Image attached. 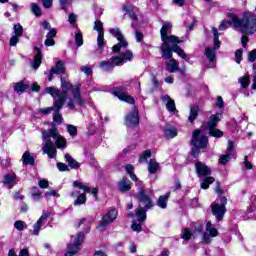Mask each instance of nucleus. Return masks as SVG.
I'll use <instances>...</instances> for the list:
<instances>
[{
	"label": "nucleus",
	"instance_id": "f8f14e48",
	"mask_svg": "<svg viewBox=\"0 0 256 256\" xmlns=\"http://www.w3.org/2000/svg\"><path fill=\"white\" fill-rule=\"evenodd\" d=\"M94 31L98 32L97 45L99 49L97 50V53H102L103 46L105 45V32H103V22H101V20L95 21Z\"/></svg>",
	"mask_w": 256,
	"mask_h": 256
},
{
	"label": "nucleus",
	"instance_id": "39448f33",
	"mask_svg": "<svg viewBox=\"0 0 256 256\" xmlns=\"http://www.w3.org/2000/svg\"><path fill=\"white\" fill-rule=\"evenodd\" d=\"M46 93L53 97L54 106L38 109V113H42V115H49L51 111H61V109H63V103H65V99H67V90L60 92L56 87H47Z\"/></svg>",
	"mask_w": 256,
	"mask_h": 256
},
{
	"label": "nucleus",
	"instance_id": "58836bf2",
	"mask_svg": "<svg viewBox=\"0 0 256 256\" xmlns=\"http://www.w3.org/2000/svg\"><path fill=\"white\" fill-rule=\"evenodd\" d=\"M209 135L211 137H216L217 139H220V137H223V131L217 128H210Z\"/></svg>",
	"mask_w": 256,
	"mask_h": 256
},
{
	"label": "nucleus",
	"instance_id": "e2e57ef3",
	"mask_svg": "<svg viewBox=\"0 0 256 256\" xmlns=\"http://www.w3.org/2000/svg\"><path fill=\"white\" fill-rule=\"evenodd\" d=\"M68 21L70 25H75V22L77 21V15L70 13L68 16Z\"/></svg>",
	"mask_w": 256,
	"mask_h": 256
},
{
	"label": "nucleus",
	"instance_id": "9b49d317",
	"mask_svg": "<svg viewBox=\"0 0 256 256\" xmlns=\"http://www.w3.org/2000/svg\"><path fill=\"white\" fill-rule=\"evenodd\" d=\"M84 239H85V234L83 232L78 233L76 235L74 243L68 245V251L65 253L64 256L77 255V253H79V246H81Z\"/></svg>",
	"mask_w": 256,
	"mask_h": 256
},
{
	"label": "nucleus",
	"instance_id": "4d7b16f0",
	"mask_svg": "<svg viewBox=\"0 0 256 256\" xmlns=\"http://www.w3.org/2000/svg\"><path fill=\"white\" fill-rule=\"evenodd\" d=\"M38 185H39L40 189H47L49 187V181H47L45 179H41V180H39Z\"/></svg>",
	"mask_w": 256,
	"mask_h": 256
},
{
	"label": "nucleus",
	"instance_id": "5fc2aeb1",
	"mask_svg": "<svg viewBox=\"0 0 256 256\" xmlns=\"http://www.w3.org/2000/svg\"><path fill=\"white\" fill-rule=\"evenodd\" d=\"M193 234L191 233V230L189 229V228H185L184 229V231H183V233H182V238L183 239H185V240H189V239H191V236H192Z\"/></svg>",
	"mask_w": 256,
	"mask_h": 256
},
{
	"label": "nucleus",
	"instance_id": "c9c22d12",
	"mask_svg": "<svg viewBox=\"0 0 256 256\" xmlns=\"http://www.w3.org/2000/svg\"><path fill=\"white\" fill-rule=\"evenodd\" d=\"M100 68L102 69V71H106V72L113 71V69H114L111 61L110 62L101 61Z\"/></svg>",
	"mask_w": 256,
	"mask_h": 256
},
{
	"label": "nucleus",
	"instance_id": "423d86ee",
	"mask_svg": "<svg viewBox=\"0 0 256 256\" xmlns=\"http://www.w3.org/2000/svg\"><path fill=\"white\" fill-rule=\"evenodd\" d=\"M138 203L140 208L136 210V217L139 222L145 221V219H147V212L145 209H151V207H153V200L143 188H139L138 190Z\"/></svg>",
	"mask_w": 256,
	"mask_h": 256
},
{
	"label": "nucleus",
	"instance_id": "7ed1b4c3",
	"mask_svg": "<svg viewBox=\"0 0 256 256\" xmlns=\"http://www.w3.org/2000/svg\"><path fill=\"white\" fill-rule=\"evenodd\" d=\"M171 27H173L171 23L165 22L160 30L161 40L163 41L160 51L164 59H171V43H181V40L176 36L167 35L168 33H171Z\"/></svg>",
	"mask_w": 256,
	"mask_h": 256
},
{
	"label": "nucleus",
	"instance_id": "2eb2a0df",
	"mask_svg": "<svg viewBox=\"0 0 256 256\" xmlns=\"http://www.w3.org/2000/svg\"><path fill=\"white\" fill-rule=\"evenodd\" d=\"M195 168H196V173L198 177H207L212 173L211 168H209V166H207L203 162H197L195 164Z\"/></svg>",
	"mask_w": 256,
	"mask_h": 256
},
{
	"label": "nucleus",
	"instance_id": "680f3d73",
	"mask_svg": "<svg viewBox=\"0 0 256 256\" xmlns=\"http://www.w3.org/2000/svg\"><path fill=\"white\" fill-rule=\"evenodd\" d=\"M57 169L59 171H69V166H67L65 163H57Z\"/></svg>",
	"mask_w": 256,
	"mask_h": 256
},
{
	"label": "nucleus",
	"instance_id": "864d4df0",
	"mask_svg": "<svg viewBox=\"0 0 256 256\" xmlns=\"http://www.w3.org/2000/svg\"><path fill=\"white\" fill-rule=\"evenodd\" d=\"M231 161V154H226L220 156V164L225 165L226 163H229Z\"/></svg>",
	"mask_w": 256,
	"mask_h": 256
},
{
	"label": "nucleus",
	"instance_id": "774afa93",
	"mask_svg": "<svg viewBox=\"0 0 256 256\" xmlns=\"http://www.w3.org/2000/svg\"><path fill=\"white\" fill-rule=\"evenodd\" d=\"M32 197L37 201V199L41 198V191H39L37 188H34V192L32 193Z\"/></svg>",
	"mask_w": 256,
	"mask_h": 256
},
{
	"label": "nucleus",
	"instance_id": "0e129e2a",
	"mask_svg": "<svg viewBox=\"0 0 256 256\" xmlns=\"http://www.w3.org/2000/svg\"><path fill=\"white\" fill-rule=\"evenodd\" d=\"M72 0H60V5L64 11H67V5H71Z\"/></svg>",
	"mask_w": 256,
	"mask_h": 256
},
{
	"label": "nucleus",
	"instance_id": "6e6552de",
	"mask_svg": "<svg viewBox=\"0 0 256 256\" xmlns=\"http://www.w3.org/2000/svg\"><path fill=\"white\" fill-rule=\"evenodd\" d=\"M119 215V212H117L116 209L108 210L105 214L102 215V218L100 220L99 225L97 226V229L99 231H105L111 223H115V220L117 219V216Z\"/></svg>",
	"mask_w": 256,
	"mask_h": 256
},
{
	"label": "nucleus",
	"instance_id": "c03bdc74",
	"mask_svg": "<svg viewBox=\"0 0 256 256\" xmlns=\"http://www.w3.org/2000/svg\"><path fill=\"white\" fill-rule=\"evenodd\" d=\"M239 83L241 85V87H243L244 89L249 87V83H251V80L249 79V76H243L239 78Z\"/></svg>",
	"mask_w": 256,
	"mask_h": 256
},
{
	"label": "nucleus",
	"instance_id": "a878e982",
	"mask_svg": "<svg viewBox=\"0 0 256 256\" xmlns=\"http://www.w3.org/2000/svg\"><path fill=\"white\" fill-rule=\"evenodd\" d=\"M164 135L167 139H173L177 137V129L173 126H166L164 129Z\"/></svg>",
	"mask_w": 256,
	"mask_h": 256
},
{
	"label": "nucleus",
	"instance_id": "f704fd0d",
	"mask_svg": "<svg viewBox=\"0 0 256 256\" xmlns=\"http://www.w3.org/2000/svg\"><path fill=\"white\" fill-rule=\"evenodd\" d=\"M212 33L214 36V49L217 50L221 47V42L219 41V31L217 30V28L213 27Z\"/></svg>",
	"mask_w": 256,
	"mask_h": 256
},
{
	"label": "nucleus",
	"instance_id": "b1692460",
	"mask_svg": "<svg viewBox=\"0 0 256 256\" xmlns=\"http://www.w3.org/2000/svg\"><path fill=\"white\" fill-rule=\"evenodd\" d=\"M223 116L221 114H215L210 116V120L207 123V127L208 129H214L215 127H217V123H219L221 121V118Z\"/></svg>",
	"mask_w": 256,
	"mask_h": 256
},
{
	"label": "nucleus",
	"instance_id": "49530a36",
	"mask_svg": "<svg viewBox=\"0 0 256 256\" xmlns=\"http://www.w3.org/2000/svg\"><path fill=\"white\" fill-rule=\"evenodd\" d=\"M14 227L17 231H23L24 229H27V224H25L24 221L18 220L14 223Z\"/></svg>",
	"mask_w": 256,
	"mask_h": 256
},
{
	"label": "nucleus",
	"instance_id": "6ab92c4d",
	"mask_svg": "<svg viewBox=\"0 0 256 256\" xmlns=\"http://www.w3.org/2000/svg\"><path fill=\"white\" fill-rule=\"evenodd\" d=\"M49 219V214H43L38 221L34 224L33 227V235H39V231H41V226L45 225V221Z\"/></svg>",
	"mask_w": 256,
	"mask_h": 256
},
{
	"label": "nucleus",
	"instance_id": "2f4dec72",
	"mask_svg": "<svg viewBox=\"0 0 256 256\" xmlns=\"http://www.w3.org/2000/svg\"><path fill=\"white\" fill-rule=\"evenodd\" d=\"M119 189L120 191H130L131 190V182H129V180H127V178H123L120 182H119Z\"/></svg>",
	"mask_w": 256,
	"mask_h": 256
},
{
	"label": "nucleus",
	"instance_id": "dca6fc26",
	"mask_svg": "<svg viewBox=\"0 0 256 256\" xmlns=\"http://www.w3.org/2000/svg\"><path fill=\"white\" fill-rule=\"evenodd\" d=\"M112 93L113 95H115V97H118L120 101H125V103H130V105H133V103H135V99L133 97L125 93H122L121 89L119 88L114 89Z\"/></svg>",
	"mask_w": 256,
	"mask_h": 256
},
{
	"label": "nucleus",
	"instance_id": "20e7f679",
	"mask_svg": "<svg viewBox=\"0 0 256 256\" xmlns=\"http://www.w3.org/2000/svg\"><path fill=\"white\" fill-rule=\"evenodd\" d=\"M61 86L63 89L71 91V96L67 102L68 109H75V104L79 107H85V100L81 96V87L79 85H72L71 82L67 81V78L61 76Z\"/></svg>",
	"mask_w": 256,
	"mask_h": 256
},
{
	"label": "nucleus",
	"instance_id": "338daca9",
	"mask_svg": "<svg viewBox=\"0 0 256 256\" xmlns=\"http://www.w3.org/2000/svg\"><path fill=\"white\" fill-rule=\"evenodd\" d=\"M19 37L20 36H12L10 38V46L11 47H15V45H17V43H19Z\"/></svg>",
	"mask_w": 256,
	"mask_h": 256
},
{
	"label": "nucleus",
	"instance_id": "72a5a7b5",
	"mask_svg": "<svg viewBox=\"0 0 256 256\" xmlns=\"http://www.w3.org/2000/svg\"><path fill=\"white\" fill-rule=\"evenodd\" d=\"M212 183H215L214 177H205L200 184L201 189L207 190L209 189V185H212Z\"/></svg>",
	"mask_w": 256,
	"mask_h": 256
},
{
	"label": "nucleus",
	"instance_id": "4be33fe9",
	"mask_svg": "<svg viewBox=\"0 0 256 256\" xmlns=\"http://www.w3.org/2000/svg\"><path fill=\"white\" fill-rule=\"evenodd\" d=\"M65 71H67V69L65 68V63L59 60L58 62H56L55 67L51 68V75H62L63 73H65Z\"/></svg>",
	"mask_w": 256,
	"mask_h": 256
},
{
	"label": "nucleus",
	"instance_id": "a211bd4d",
	"mask_svg": "<svg viewBox=\"0 0 256 256\" xmlns=\"http://www.w3.org/2000/svg\"><path fill=\"white\" fill-rule=\"evenodd\" d=\"M3 183L4 185H7L8 189H11L13 185H17V174L14 172L5 174Z\"/></svg>",
	"mask_w": 256,
	"mask_h": 256
},
{
	"label": "nucleus",
	"instance_id": "4468645a",
	"mask_svg": "<svg viewBox=\"0 0 256 256\" xmlns=\"http://www.w3.org/2000/svg\"><path fill=\"white\" fill-rule=\"evenodd\" d=\"M125 123L127 127H136L139 125V110L134 107L131 112L126 115Z\"/></svg>",
	"mask_w": 256,
	"mask_h": 256
},
{
	"label": "nucleus",
	"instance_id": "e433bc0d",
	"mask_svg": "<svg viewBox=\"0 0 256 256\" xmlns=\"http://www.w3.org/2000/svg\"><path fill=\"white\" fill-rule=\"evenodd\" d=\"M85 203H87V195H85V193H82V194L77 196V199L74 202V205L75 206L85 205Z\"/></svg>",
	"mask_w": 256,
	"mask_h": 256
},
{
	"label": "nucleus",
	"instance_id": "473e14b6",
	"mask_svg": "<svg viewBox=\"0 0 256 256\" xmlns=\"http://www.w3.org/2000/svg\"><path fill=\"white\" fill-rule=\"evenodd\" d=\"M27 89H29V85L23 83V81L18 82L14 85V91H16V93H25Z\"/></svg>",
	"mask_w": 256,
	"mask_h": 256
},
{
	"label": "nucleus",
	"instance_id": "412c9836",
	"mask_svg": "<svg viewBox=\"0 0 256 256\" xmlns=\"http://www.w3.org/2000/svg\"><path fill=\"white\" fill-rule=\"evenodd\" d=\"M162 102L164 105H166L167 110L171 113H175V111H177V108L175 107V100L171 99L169 95H164L162 97Z\"/></svg>",
	"mask_w": 256,
	"mask_h": 256
},
{
	"label": "nucleus",
	"instance_id": "a19ab883",
	"mask_svg": "<svg viewBox=\"0 0 256 256\" xmlns=\"http://www.w3.org/2000/svg\"><path fill=\"white\" fill-rule=\"evenodd\" d=\"M110 62L112 63L113 67H119V65H125V63L123 62V58L122 57H112L110 59Z\"/></svg>",
	"mask_w": 256,
	"mask_h": 256
},
{
	"label": "nucleus",
	"instance_id": "6e6d98bb",
	"mask_svg": "<svg viewBox=\"0 0 256 256\" xmlns=\"http://www.w3.org/2000/svg\"><path fill=\"white\" fill-rule=\"evenodd\" d=\"M255 59H256V49L248 53V61H250V63H255Z\"/></svg>",
	"mask_w": 256,
	"mask_h": 256
},
{
	"label": "nucleus",
	"instance_id": "f257e3e1",
	"mask_svg": "<svg viewBox=\"0 0 256 256\" xmlns=\"http://www.w3.org/2000/svg\"><path fill=\"white\" fill-rule=\"evenodd\" d=\"M229 20H223L219 25L220 31H225L233 25L234 29H240L244 35H253L256 29V15L253 12H244L242 18H239L235 13L229 12L227 14Z\"/></svg>",
	"mask_w": 256,
	"mask_h": 256
},
{
	"label": "nucleus",
	"instance_id": "ea45409f",
	"mask_svg": "<svg viewBox=\"0 0 256 256\" xmlns=\"http://www.w3.org/2000/svg\"><path fill=\"white\" fill-rule=\"evenodd\" d=\"M150 158H151V151L146 150L142 153V155H140L139 163L141 164L147 163V159H150Z\"/></svg>",
	"mask_w": 256,
	"mask_h": 256
},
{
	"label": "nucleus",
	"instance_id": "ddd939ff",
	"mask_svg": "<svg viewBox=\"0 0 256 256\" xmlns=\"http://www.w3.org/2000/svg\"><path fill=\"white\" fill-rule=\"evenodd\" d=\"M217 235H219V231L213 227L211 221H208L206 224V231L203 234V243H211V239H213V237H217Z\"/></svg>",
	"mask_w": 256,
	"mask_h": 256
},
{
	"label": "nucleus",
	"instance_id": "0eeeda50",
	"mask_svg": "<svg viewBox=\"0 0 256 256\" xmlns=\"http://www.w3.org/2000/svg\"><path fill=\"white\" fill-rule=\"evenodd\" d=\"M207 143H209L207 136H205L201 130H195L192 134L191 140V144L193 145V157H199V149H205V147H207Z\"/></svg>",
	"mask_w": 256,
	"mask_h": 256
},
{
	"label": "nucleus",
	"instance_id": "7c9ffc66",
	"mask_svg": "<svg viewBox=\"0 0 256 256\" xmlns=\"http://www.w3.org/2000/svg\"><path fill=\"white\" fill-rule=\"evenodd\" d=\"M22 163L23 165H33V163H35V158L31 156L29 151H26L22 156Z\"/></svg>",
	"mask_w": 256,
	"mask_h": 256
},
{
	"label": "nucleus",
	"instance_id": "9d476101",
	"mask_svg": "<svg viewBox=\"0 0 256 256\" xmlns=\"http://www.w3.org/2000/svg\"><path fill=\"white\" fill-rule=\"evenodd\" d=\"M227 205V198L222 197L221 198V203L219 202H214L212 204V214L218 221H221L223 217H225V213L227 212V208L225 207Z\"/></svg>",
	"mask_w": 256,
	"mask_h": 256
},
{
	"label": "nucleus",
	"instance_id": "f03ea898",
	"mask_svg": "<svg viewBox=\"0 0 256 256\" xmlns=\"http://www.w3.org/2000/svg\"><path fill=\"white\" fill-rule=\"evenodd\" d=\"M50 137L55 140V144L50 140ZM42 139H46L42 151L48 155L49 159H55V157H57V149H65L67 147V140L59 134V130H57L56 127H53L48 131L43 130ZM55 145L57 148H55Z\"/></svg>",
	"mask_w": 256,
	"mask_h": 256
},
{
	"label": "nucleus",
	"instance_id": "c85d7f7f",
	"mask_svg": "<svg viewBox=\"0 0 256 256\" xmlns=\"http://www.w3.org/2000/svg\"><path fill=\"white\" fill-rule=\"evenodd\" d=\"M205 55H206L207 59H209V61H210L209 67L213 68V63L215 61V50L208 47L205 49Z\"/></svg>",
	"mask_w": 256,
	"mask_h": 256
},
{
	"label": "nucleus",
	"instance_id": "4c0bfd02",
	"mask_svg": "<svg viewBox=\"0 0 256 256\" xmlns=\"http://www.w3.org/2000/svg\"><path fill=\"white\" fill-rule=\"evenodd\" d=\"M122 60L123 63H127V61H133V52L131 50H126L124 53H122Z\"/></svg>",
	"mask_w": 256,
	"mask_h": 256
},
{
	"label": "nucleus",
	"instance_id": "8fccbe9b",
	"mask_svg": "<svg viewBox=\"0 0 256 256\" xmlns=\"http://www.w3.org/2000/svg\"><path fill=\"white\" fill-rule=\"evenodd\" d=\"M14 33H15V36L21 37L23 35V26H21V24H15Z\"/></svg>",
	"mask_w": 256,
	"mask_h": 256
},
{
	"label": "nucleus",
	"instance_id": "c756f323",
	"mask_svg": "<svg viewBox=\"0 0 256 256\" xmlns=\"http://www.w3.org/2000/svg\"><path fill=\"white\" fill-rule=\"evenodd\" d=\"M198 116H199V106H191L188 121L190 123H193Z\"/></svg>",
	"mask_w": 256,
	"mask_h": 256
},
{
	"label": "nucleus",
	"instance_id": "3c124183",
	"mask_svg": "<svg viewBox=\"0 0 256 256\" xmlns=\"http://www.w3.org/2000/svg\"><path fill=\"white\" fill-rule=\"evenodd\" d=\"M75 41L78 47H81V45H83V34H81V32L76 33Z\"/></svg>",
	"mask_w": 256,
	"mask_h": 256
},
{
	"label": "nucleus",
	"instance_id": "bf43d9fd",
	"mask_svg": "<svg viewBox=\"0 0 256 256\" xmlns=\"http://www.w3.org/2000/svg\"><path fill=\"white\" fill-rule=\"evenodd\" d=\"M42 5L45 9H51L53 7V0H42Z\"/></svg>",
	"mask_w": 256,
	"mask_h": 256
},
{
	"label": "nucleus",
	"instance_id": "aec40b11",
	"mask_svg": "<svg viewBox=\"0 0 256 256\" xmlns=\"http://www.w3.org/2000/svg\"><path fill=\"white\" fill-rule=\"evenodd\" d=\"M166 59H169V61L166 63V71L169 73H175L179 71V62L177 60H175L173 57Z\"/></svg>",
	"mask_w": 256,
	"mask_h": 256
},
{
	"label": "nucleus",
	"instance_id": "09e8293b",
	"mask_svg": "<svg viewBox=\"0 0 256 256\" xmlns=\"http://www.w3.org/2000/svg\"><path fill=\"white\" fill-rule=\"evenodd\" d=\"M67 131L71 137L77 136V127H75L74 125L68 124Z\"/></svg>",
	"mask_w": 256,
	"mask_h": 256
},
{
	"label": "nucleus",
	"instance_id": "79ce46f5",
	"mask_svg": "<svg viewBox=\"0 0 256 256\" xmlns=\"http://www.w3.org/2000/svg\"><path fill=\"white\" fill-rule=\"evenodd\" d=\"M82 191H84V193H91L92 195H94L95 198H97V193L99 191V188L97 187L92 188L84 185V188H82Z\"/></svg>",
	"mask_w": 256,
	"mask_h": 256
},
{
	"label": "nucleus",
	"instance_id": "603ef678",
	"mask_svg": "<svg viewBox=\"0 0 256 256\" xmlns=\"http://www.w3.org/2000/svg\"><path fill=\"white\" fill-rule=\"evenodd\" d=\"M235 57H236V63L239 65L243 59V50L242 49L236 50Z\"/></svg>",
	"mask_w": 256,
	"mask_h": 256
},
{
	"label": "nucleus",
	"instance_id": "de8ad7c7",
	"mask_svg": "<svg viewBox=\"0 0 256 256\" xmlns=\"http://www.w3.org/2000/svg\"><path fill=\"white\" fill-rule=\"evenodd\" d=\"M55 113L53 115V121L55 123H58V125H61V123H63V116H61V114L59 113V111L54 110Z\"/></svg>",
	"mask_w": 256,
	"mask_h": 256
},
{
	"label": "nucleus",
	"instance_id": "f3484780",
	"mask_svg": "<svg viewBox=\"0 0 256 256\" xmlns=\"http://www.w3.org/2000/svg\"><path fill=\"white\" fill-rule=\"evenodd\" d=\"M171 49V57H173V52L177 53L178 57H181L185 61H189V58H187V54H185V51L179 47V43H171L170 44Z\"/></svg>",
	"mask_w": 256,
	"mask_h": 256
},
{
	"label": "nucleus",
	"instance_id": "bb28decb",
	"mask_svg": "<svg viewBox=\"0 0 256 256\" xmlns=\"http://www.w3.org/2000/svg\"><path fill=\"white\" fill-rule=\"evenodd\" d=\"M64 159H65V161H67L70 169H79V167H80L79 162H77V160L73 159V157L70 156V154H66L64 156Z\"/></svg>",
	"mask_w": 256,
	"mask_h": 256
},
{
	"label": "nucleus",
	"instance_id": "37998d69",
	"mask_svg": "<svg viewBox=\"0 0 256 256\" xmlns=\"http://www.w3.org/2000/svg\"><path fill=\"white\" fill-rule=\"evenodd\" d=\"M123 10L129 14V16L131 17V19H133V21H137V14H135V11L133 10V8H131V6H124Z\"/></svg>",
	"mask_w": 256,
	"mask_h": 256
},
{
	"label": "nucleus",
	"instance_id": "a18cd8bd",
	"mask_svg": "<svg viewBox=\"0 0 256 256\" xmlns=\"http://www.w3.org/2000/svg\"><path fill=\"white\" fill-rule=\"evenodd\" d=\"M31 11L36 17H40L41 15V8L39 7V4L37 3H32L31 4Z\"/></svg>",
	"mask_w": 256,
	"mask_h": 256
},
{
	"label": "nucleus",
	"instance_id": "69168bd1",
	"mask_svg": "<svg viewBox=\"0 0 256 256\" xmlns=\"http://www.w3.org/2000/svg\"><path fill=\"white\" fill-rule=\"evenodd\" d=\"M57 35V30L55 28H51L49 32L47 33L46 37L50 39H55V36Z\"/></svg>",
	"mask_w": 256,
	"mask_h": 256
},
{
	"label": "nucleus",
	"instance_id": "1a4fd4ad",
	"mask_svg": "<svg viewBox=\"0 0 256 256\" xmlns=\"http://www.w3.org/2000/svg\"><path fill=\"white\" fill-rule=\"evenodd\" d=\"M109 33L113 35V37L117 38L119 41L118 44L114 45L112 48L113 53H119L121 49H127L129 47V42L125 39V36L121 33V29L119 28H111Z\"/></svg>",
	"mask_w": 256,
	"mask_h": 256
},
{
	"label": "nucleus",
	"instance_id": "5701e85b",
	"mask_svg": "<svg viewBox=\"0 0 256 256\" xmlns=\"http://www.w3.org/2000/svg\"><path fill=\"white\" fill-rule=\"evenodd\" d=\"M34 50L37 54L34 56V61L32 62V68L39 69L42 61H43V54H41V50L38 47H35Z\"/></svg>",
	"mask_w": 256,
	"mask_h": 256
},
{
	"label": "nucleus",
	"instance_id": "393cba45",
	"mask_svg": "<svg viewBox=\"0 0 256 256\" xmlns=\"http://www.w3.org/2000/svg\"><path fill=\"white\" fill-rule=\"evenodd\" d=\"M148 171L152 175L157 173V171H161V166L159 165V162H157L155 159H151L148 163Z\"/></svg>",
	"mask_w": 256,
	"mask_h": 256
},
{
	"label": "nucleus",
	"instance_id": "13d9d810",
	"mask_svg": "<svg viewBox=\"0 0 256 256\" xmlns=\"http://www.w3.org/2000/svg\"><path fill=\"white\" fill-rule=\"evenodd\" d=\"M46 199H49L50 197H61L59 194H57V191L55 190H50L45 193Z\"/></svg>",
	"mask_w": 256,
	"mask_h": 256
},
{
	"label": "nucleus",
	"instance_id": "cd10ccee",
	"mask_svg": "<svg viewBox=\"0 0 256 256\" xmlns=\"http://www.w3.org/2000/svg\"><path fill=\"white\" fill-rule=\"evenodd\" d=\"M170 196V192L166 193L163 196H160L158 199V207H160L161 209H167V201H169Z\"/></svg>",
	"mask_w": 256,
	"mask_h": 256
},
{
	"label": "nucleus",
	"instance_id": "052dcab7",
	"mask_svg": "<svg viewBox=\"0 0 256 256\" xmlns=\"http://www.w3.org/2000/svg\"><path fill=\"white\" fill-rule=\"evenodd\" d=\"M131 227L133 231H137L138 233L143 229L141 223L137 224L136 222H133Z\"/></svg>",
	"mask_w": 256,
	"mask_h": 256
}]
</instances>
